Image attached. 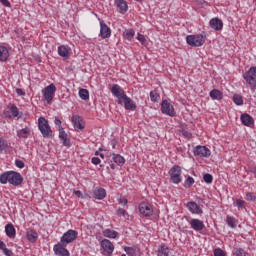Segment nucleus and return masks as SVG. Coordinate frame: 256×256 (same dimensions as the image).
I'll return each mask as SVG.
<instances>
[{"label":"nucleus","instance_id":"obj_10","mask_svg":"<svg viewBox=\"0 0 256 256\" xmlns=\"http://www.w3.org/2000/svg\"><path fill=\"white\" fill-rule=\"evenodd\" d=\"M161 111L164 113V115H169V117L175 116V108H173V105H171V103H169L167 100L162 101Z\"/></svg>","mask_w":256,"mask_h":256},{"label":"nucleus","instance_id":"obj_34","mask_svg":"<svg viewBox=\"0 0 256 256\" xmlns=\"http://www.w3.org/2000/svg\"><path fill=\"white\" fill-rule=\"evenodd\" d=\"M79 97L80 99H82L83 101H88L89 99V90L87 89H80L79 90Z\"/></svg>","mask_w":256,"mask_h":256},{"label":"nucleus","instance_id":"obj_25","mask_svg":"<svg viewBox=\"0 0 256 256\" xmlns=\"http://www.w3.org/2000/svg\"><path fill=\"white\" fill-rule=\"evenodd\" d=\"M5 233L7 237H9L10 239H15V235H16L15 226H13V224H7L5 226Z\"/></svg>","mask_w":256,"mask_h":256},{"label":"nucleus","instance_id":"obj_40","mask_svg":"<svg viewBox=\"0 0 256 256\" xmlns=\"http://www.w3.org/2000/svg\"><path fill=\"white\" fill-rule=\"evenodd\" d=\"M150 99H151V101H153V103H157V101H159V99H160V96L157 92L151 91L150 92Z\"/></svg>","mask_w":256,"mask_h":256},{"label":"nucleus","instance_id":"obj_32","mask_svg":"<svg viewBox=\"0 0 256 256\" xmlns=\"http://www.w3.org/2000/svg\"><path fill=\"white\" fill-rule=\"evenodd\" d=\"M124 251L128 256H137L138 249L137 247H124Z\"/></svg>","mask_w":256,"mask_h":256},{"label":"nucleus","instance_id":"obj_9","mask_svg":"<svg viewBox=\"0 0 256 256\" xmlns=\"http://www.w3.org/2000/svg\"><path fill=\"white\" fill-rule=\"evenodd\" d=\"M139 211L144 217H151V215H153V206L148 202H141Z\"/></svg>","mask_w":256,"mask_h":256},{"label":"nucleus","instance_id":"obj_54","mask_svg":"<svg viewBox=\"0 0 256 256\" xmlns=\"http://www.w3.org/2000/svg\"><path fill=\"white\" fill-rule=\"evenodd\" d=\"M0 3H2L4 7H11V3L9 2V0H0Z\"/></svg>","mask_w":256,"mask_h":256},{"label":"nucleus","instance_id":"obj_42","mask_svg":"<svg viewBox=\"0 0 256 256\" xmlns=\"http://www.w3.org/2000/svg\"><path fill=\"white\" fill-rule=\"evenodd\" d=\"M203 180L205 181V183L211 184L213 183V175L206 173L203 175Z\"/></svg>","mask_w":256,"mask_h":256},{"label":"nucleus","instance_id":"obj_27","mask_svg":"<svg viewBox=\"0 0 256 256\" xmlns=\"http://www.w3.org/2000/svg\"><path fill=\"white\" fill-rule=\"evenodd\" d=\"M210 97L213 101H221V99H223V92L218 89H213L210 91Z\"/></svg>","mask_w":256,"mask_h":256},{"label":"nucleus","instance_id":"obj_55","mask_svg":"<svg viewBox=\"0 0 256 256\" xmlns=\"http://www.w3.org/2000/svg\"><path fill=\"white\" fill-rule=\"evenodd\" d=\"M55 125L59 126V129H61V120L58 117H55V121H54Z\"/></svg>","mask_w":256,"mask_h":256},{"label":"nucleus","instance_id":"obj_36","mask_svg":"<svg viewBox=\"0 0 256 256\" xmlns=\"http://www.w3.org/2000/svg\"><path fill=\"white\" fill-rule=\"evenodd\" d=\"M135 37V30L129 29L124 32V38L127 39V41H131Z\"/></svg>","mask_w":256,"mask_h":256},{"label":"nucleus","instance_id":"obj_47","mask_svg":"<svg viewBox=\"0 0 256 256\" xmlns=\"http://www.w3.org/2000/svg\"><path fill=\"white\" fill-rule=\"evenodd\" d=\"M214 256H227L225 254V251H223L221 248H216L214 250Z\"/></svg>","mask_w":256,"mask_h":256},{"label":"nucleus","instance_id":"obj_45","mask_svg":"<svg viewBox=\"0 0 256 256\" xmlns=\"http://www.w3.org/2000/svg\"><path fill=\"white\" fill-rule=\"evenodd\" d=\"M3 115H4L5 119H12L11 110H10V106H9V105H8L7 108L3 111Z\"/></svg>","mask_w":256,"mask_h":256},{"label":"nucleus","instance_id":"obj_12","mask_svg":"<svg viewBox=\"0 0 256 256\" xmlns=\"http://www.w3.org/2000/svg\"><path fill=\"white\" fill-rule=\"evenodd\" d=\"M100 245L104 252H106L109 256L113 255V252L115 251V245H113V242H111L109 239H103L100 242Z\"/></svg>","mask_w":256,"mask_h":256},{"label":"nucleus","instance_id":"obj_13","mask_svg":"<svg viewBox=\"0 0 256 256\" xmlns=\"http://www.w3.org/2000/svg\"><path fill=\"white\" fill-rule=\"evenodd\" d=\"M186 208L193 215H203V209H201V206H199V204H197V202H195V201L188 202L186 204Z\"/></svg>","mask_w":256,"mask_h":256},{"label":"nucleus","instance_id":"obj_30","mask_svg":"<svg viewBox=\"0 0 256 256\" xmlns=\"http://www.w3.org/2000/svg\"><path fill=\"white\" fill-rule=\"evenodd\" d=\"M112 160L120 167H123V165H125V158L119 154L112 153Z\"/></svg>","mask_w":256,"mask_h":256},{"label":"nucleus","instance_id":"obj_17","mask_svg":"<svg viewBox=\"0 0 256 256\" xmlns=\"http://www.w3.org/2000/svg\"><path fill=\"white\" fill-rule=\"evenodd\" d=\"M59 139L62 141L64 147H67L68 149L71 147V139H69V136L65 133L63 127H60L59 129Z\"/></svg>","mask_w":256,"mask_h":256},{"label":"nucleus","instance_id":"obj_48","mask_svg":"<svg viewBox=\"0 0 256 256\" xmlns=\"http://www.w3.org/2000/svg\"><path fill=\"white\" fill-rule=\"evenodd\" d=\"M137 39L141 43V45H145V43H147V39H145V36L143 34L138 33Z\"/></svg>","mask_w":256,"mask_h":256},{"label":"nucleus","instance_id":"obj_7","mask_svg":"<svg viewBox=\"0 0 256 256\" xmlns=\"http://www.w3.org/2000/svg\"><path fill=\"white\" fill-rule=\"evenodd\" d=\"M77 235H79V233H77V231L70 229L66 233L63 234V236L60 239V243L62 245H69V243H73V241H75V239H77Z\"/></svg>","mask_w":256,"mask_h":256},{"label":"nucleus","instance_id":"obj_43","mask_svg":"<svg viewBox=\"0 0 256 256\" xmlns=\"http://www.w3.org/2000/svg\"><path fill=\"white\" fill-rule=\"evenodd\" d=\"M7 147H8L7 141L3 138H0V153H3V151H5Z\"/></svg>","mask_w":256,"mask_h":256},{"label":"nucleus","instance_id":"obj_11","mask_svg":"<svg viewBox=\"0 0 256 256\" xmlns=\"http://www.w3.org/2000/svg\"><path fill=\"white\" fill-rule=\"evenodd\" d=\"M188 223L191 226V229L196 232H201L203 229H205V223L200 219L192 218L188 221Z\"/></svg>","mask_w":256,"mask_h":256},{"label":"nucleus","instance_id":"obj_38","mask_svg":"<svg viewBox=\"0 0 256 256\" xmlns=\"http://www.w3.org/2000/svg\"><path fill=\"white\" fill-rule=\"evenodd\" d=\"M232 253L235 256H247V252L243 248H234Z\"/></svg>","mask_w":256,"mask_h":256},{"label":"nucleus","instance_id":"obj_64","mask_svg":"<svg viewBox=\"0 0 256 256\" xmlns=\"http://www.w3.org/2000/svg\"><path fill=\"white\" fill-rule=\"evenodd\" d=\"M99 157H101V159H105V155L104 154H99Z\"/></svg>","mask_w":256,"mask_h":256},{"label":"nucleus","instance_id":"obj_53","mask_svg":"<svg viewBox=\"0 0 256 256\" xmlns=\"http://www.w3.org/2000/svg\"><path fill=\"white\" fill-rule=\"evenodd\" d=\"M91 162L93 163V165H99L101 163V159L93 157Z\"/></svg>","mask_w":256,"mask_h":256},{"label":"nucleus","instance_id":"obj_50","mask_svg":"<svg viewBox=\"0 0 256 256\" xmlns=\"http://www.w3.org/2000/svg\"><path fill=\"white\" fill-rule=\"evenodd\" d=\"M246 199L247 201H255L256 200L255 194L253 192H248L246 194Z\"/></svg>","mask_w":256,"mask_h":256},{"label":"nucleus","instance_id":"obj_52","mask_svg":"<svg viewBox=\"0 0 256 256\" xmlns=\"http://www.w3.org/2000/svg\"><path fill=\"white\" fill-rule=\"evenodd\" d=\"M2 251H3L4 255H6V256H13V251L9 250V248H7V247L5 249H3Z\"/></svg>","mask_w":256,"mask_h":256},{"label":"nucleus","instance_id":"obj_18","mask_svg":"<svg viewBox=\"0 0 256 256\" xmlns=\"http://www.w3.org/2000/svg\"><path fill=\"white\" fill-rule=\"evenodd\" d=\"M209 25L214 31H221L223 29V21L219 18H212Z\"/></svg>","mask_w":256,"mask_h":256},{"label":"nucleus","instance_id":"obj_63","mask_svg":"<svg viewBox=\"0 0 256 256\" xmlns=\"http://www.w3.org/2000/svg\"><path fill=\"white\" fill-rule=\"evenodd\" d=\"M110 168H111L113 171H115V164L111 163V164H110Z\"/></svg>","mask_w":256,"mask_h":256},{"label":"nucleus","instance_id":"obj_59","mask_svg":"<svg viewBox=\"0 0 256 256\" xmlns=\"http://www.w3.org/2000/svg\"><path fill=\"white\" fill-rule=\"evenodd\" d=\"M117 103H118V105H123V103H124V100H123V98H120V97H117Z\"/></svg>","mask_w":256,"mask_h":256},{"label":"nucleus","instance_id":"obj_4","mask_svg":"<svg viewBox=\"0 0 256 256\" xmlns=\"http://www.w3.org/2000/svg\"><path fill=\"white\" fill-rule=\"evenodd\" d=\"M205 39V32L202 34L188 35L186 37V43H188L190 47H202V45H205Z\"/></svg>","mask_w":256,"mask_h":256},{"label":"nucleus","instance_id":"obj_58","mask_svg":"<svg viewBox=\"0 0 256 256\" xmlns=\"http://www.w3.org/2000/svg\"><path fill=\"white\" fill-rule=\"evenodd\" d=\"M16 93H17V95H25V92H23V90L21 88H17Z\"/></svg>","mask_w":256,"mask_h":256},{"label":"nucleus","instance_id":"obj_56","mask_svg":"<svg viewBox=\"0 0 256 256\" xmlns=\"http://www.w3.org/2000/svg\"><path fill=\"white\" fill-rule=\"evenodd\" d=\"M6 247L7 245H5V242L0 240V250L3 251Z\"/></svg>","mask_w":256,"mask_h":256},{"label":"nucleus","instance_id":"obj_22","mask_svg":"<svg viewBox=\"0 0 256 256\" xmlns=\"http://www.w3.org/2000/svg\"><path fill=\"white\" fill-rule=\"evenodd\" d=\"M115 5L119 13H122V15H125V13H127L128 6L125 0H115Z\"/></svg>","mask_w":256,"mask_h":256},{"label":"nucleus","instance_id":"obj_26","mask_svg":"<svg viewBox=\"0 0 256 256\" xmlns=\"http://www.w3.org/2000/svg\"><path fill=\"white\" fill-rule=\"evenodd\" d=\"M9 59V49L5 46H0V62L5 63Z\"/></svg>","mask_w":256,"mask_h":256},{"label":"nucleus","instance_id":"obj_8","mask_svg":"<svg viewBox=\"0 0 256 256\" xmlns=\"http://www.w3.org/2000/svg\"><path fill=\"white\" fill-rule=\"evenodd\" d=\"M193 153L196 157H211V150L207 146L198 145L194 148Z\"/></svg>","mask_w":256,"mask_h":256},{"label":"nucleus","instance_id":"obj_6","mask_svg":"<svg viewBox=\"0 0 256 256\" xmlns=\"http://www.w3.org/2000/svg\"><path fill=\"white\" fill-rule=\"evenodd\" d=\"M168 173L170 175L171 183H174L175 185H179V183H181V167L177 165L173 166Z\"/></svg>","mask_w":256,"mask_h":256},{"label":"nucleus","instance_id":"obj_44","mask_svg":"<svg viewBox=\"0 0 256 256\" xmlns=\"http://www.w3.org/2000/svg\"><path fill=\"white\" fill-rule=\"evenodd\" d=\"M235 207H238V209H245V201L237 199L235 202Z\"/></svg>","mask_w":256,"mask_h":256},{"label":"nucleus","instance_id":"obj_41","mask_svg":"<svg viewBox=\"0 0 256 256\" xmlns=\"http://www.w3.org/2000/svg\"><path fill=\"white\" fill-rule=\"evenodd\" d=\"M195 183V179L193 177L188 176V178L185 180L184 187H192Z\"/></svg>","mask_w":256,"mask_h":256},{"label":"nucleus","instance_id":"obj_46","mask_svg":"<svg viewBox=\"0 0 256 256\" xmlns=\"http://www.w3.org/2000/svg\"><path fill=\"white\" fill-rule=\"evenodd\" d=\"M118 203H119L120 205H124V207H126V209L129 208V205H127V203H129V201H128L127 198H125V197L120 198V199L118 200Z\"/></svg>","mask_w":256,"mask_h":256},{"label":"nucleus","instance_id":"obj_61","mask_svg":"<svg viewBox=\"0 0 256 256\" xmlns=\"http://www.w3.org/2000/svg\"><path fill=\"white\" fill-rule=\"evenodd\" d=\"M184 137H191V133L184 131L183 132Z\"/></svg>","mask_w":256,"mask_h":256},{"label":"nucleus","instance_id":"obj_21","mask_svg":"<svg viewBox=\"0 0 256 256\" xmlns=\"http://www.w3.org/2000/svg\"><path fill=\"white\" fill-rule=\"evenodd\" d=\"M93 197L101 201L107 197V191L104 188H96L93 191Z\"/></svg>","mask_w":256,"mask_h":256},{"label":"nucleus","instance_id":"obj_19","mask_svg":"<svg viewBox=\"0 0 256 256\" xmlns=\"http://www.w3.org/2000/svg\"><path fill=\"white\" fill-rule=\"evenodd\" d=\"M124 107L127 111H135L137 109V104L131 98L126 96L124 99Z\"/></svg>","mask_w":256,"mask_h":256},{"label":"nucleus","instance_id":"obj_39","mask_svg":"<svg viewBox=\"0 0 256 256\" xmlns=\"http://www.w3.org/2000/svg\"><path fill=\"white\" fill-rule=\"evenodd\" d=\"M233 101H234L235 105H243V96H241L239 94H235L233 96Z\"/></svg>","mask_w":256,"mask_h":256},{"label":"nucleus","instance_id":"obj_49","mask_svg":"<svg viewBox=\"0 0 256 256\" xmlns=\"http://www.w3.org/2000/svg\"><path fill=\"white\" fill-rule=\"evenodd\" d=\"M116 215H118V217H125L127 215V211H125L123 208H119L116 212Z\"/></svg>","mask_w":256,"mask_h":256},{"label":"nucleus","instance_id":"obj_16","mask_svg":"<svg viewBox=\"0 0 256 256\" xmlns=\"http://www.w3.org/2000/svg\"><path fill=\"white\" fill-rule=\"evenodd\" d=\"M67 245H63L61 243H58L56 245H54V253L57 256H70L69 254V250H67L65 247Z\"/></svg>","mask_w":256,"mask_h":256},{"label":"nucleus","instance_id":"obj_2","mask_svg":"<svg viewBox=\"0 0 256 256\" xmlns=\"http://www.w3.org/2000/svg\"><path fill=\"white\" fill-rule=\"evenodd\" d=\"M38 129L44 139H53V130L49 126V121L47 119L40 117L38 119Z\"/></svg>","mask_w":256,"mask_h":256},{"label":"nucleus","instance_id":"obj_29","mask_svg":"<svg viewBox=\"0 0 256 256\" xmlns=\"http://www.w3.org/2000/svg\"><path fill=\"white\" fill-rule=\"evenodd\" d=\"M26 237L30 243H35L39 239V234L35 230H30L27 232Z\"/></svg>","mask_w":256,"mask_h":256},{"label":"nucleus","instance_id":"obj_14","mask_svg":"<svg viewBox=\"0 0 256 256\" xmlns=\"http://www.w3.org/2000/svg\"><path fill=\"white\" fill-rule=\"evenodd\" d=\"M100 37L102 39H109L111 37V28L103 20H100Z\"/></svg>","mask_w":256,"mask_h":256},{"label":"nucleus","instance_id":"obj_15","mask_svg":"<svg viewBox=\"0 0 256 256\" xmlns=\"http://www.w3.org/2000/svg\"><path fill=\"white\" fill-rule=\"evenodd\" d=\"M111 93L114 97H120V99H124L127 94L125 93V90L119 86V84H114L111 88Z\"/></svg>","mask_w":256,"mask_h":256},{"label":"nucleus","instance_id":"obj_23","mask_svg":"<svg viewBox=\"0 0 256 256\" xmlns=\"http://www.w3.org/2000/svg\"><path fill=\"white\" fill-rule=\"evenodd\" d=\"M58 55L60 57H69L71 55V48L66 45H61L58 47Z\"/></svg>","mask_w":256,"mask_h":256},{"label":"nucleus","instance_id":"obj_24","mask_svg":"<svg viewBox=\"0 0 256 256\" xmlns=\"http://www.w3.org/2000/svg\"><path fill=\"white\" fill-rule=\"evenodd\" d=\"M240 119L242 125H245L246 127H251V125L254 123L253 117H251L249 114H242Z\"/></svg>","mask_w":256,"mask_h":256},{"label":"nucleus","instance_id":"obj_51","mask_svg":"<svg viewBox=\"0 0 256 256\" xmlns=\"http://www.w3.org/2000/svg\"><path fill=\"white\" fill-rule=\"evenodd\" d=\"M15 165L18 169H23L25 167V162L22 160H15Z\"/></svg>","mask_w":256,"mask_h":256},{"label":"nucleus","instance_id":"obj_60","mask_svg":"<svg viewBox=\"0 0 256 256\" xmlns=\"http://www.w3.org/2000/svg\"><path fill=\"white\" fill-rule=\"evenodd\" d=\"M116 145H117V141L116 140H112L111 141L112 149H115Z\"/></svg>","mask_w":256,"mask_h":256},{"label":"nucleus","instance_id":"obj_37","mask_svg":"<svg viewBox=\"0 0 256 256\" xmlns=\"http://www.w3.org/2000/svg\"><path fill=\"white\" fill-rule=\"evenodd\" d=\"M226 223L228 227H231L232 229H235V227H237V221L231 216H227Z\"/></svg>","mask_w":256,"mask_h":256},{"label":"nucleus","instance_id":"obj_35","mask_svg":"<svg viewBox=\"0 0 256 256\" xmlns=\"http://www.w3.org/2000/svg\"><path fill=\"white\" fill-rule=\"evenodd\" d=\"M158 256H169V247L162 245L158 250Z\"/></svg>","mask_w":256,"mask_h":256},{"label":"nucleus","instance_id":"obj_3","mask_svg":"<svg viewBox=\"0 0 256 256\" xmlns=\"http://www.w3.org/2000/svg\"><path fill=\"white\" fill-rule=\"evenodd\" d=\"M243 79L246 81L251 91H256V67H250L249 70L243 74Z\"/></svg>","mask_w":256,"mask_h":256},{"label":"nucleus","instance_id":"obj_33","mask_svg":"<svg viewBox=\"0 0 256 256\" xmlns=\"http://www.w3.org/2000/svg\"><path fill=\"white\" fill-rule=\"evenodd\" d=\"M10 107V115L12 116V119L15 117H19V108L15 106V104H9Z\"/></svg>","mask_w":256,"mask_h":256},{"label":"nucleus","instance_id":"obj_57","mask_svg":"<svg viewBox=\"0 0 256 256\" xmlns=\"http://www.w3.org/2000/svg\"><path fill=\"white\" fill-rule=\"evenodd\" d=\"M74 195H77L78 197H83V193L79 190H74Z\"/></svg>","mask_w":256,"mask_h":256},{"label":"nucleus","instance_id":"obj_1","mask_svg":"<svg viewBox=\"0 0 256 256\" xmlns=\"http://www.w3.org/2000/svg\"><path fill=\"white\" fill-rule=\"evenodd\" d=\"M0 183L2 185H14V187H19L23 183V176L19 172L7 171L0 175Z\"/></svg>","mask_w":256,"mask_h":256},{"label":"nucleus","instance_id":"obj_5","mask_svg":"<svg viewBox=\"0 0 256 256\" xmlns=\"http://www.w3.org/2000/svg\"><path fill=\"white\" fill-rule=\"evenodd\" d=\"M55 91H57V87L53 83L46 86L42 90V100L45 103H47V105H51V103H53V97H55Z\"/></svg>","mask_w":256,"mask_h":256},{"label":"nucleus","instance_id":"obj_28","mask_svg":"<svg viewBox=\"0 0 256 256\" xmlns=\"http://www.w3.org/2000/svg\"><path fill=\"white\" fill-rule=\"evenodd\" d=\"M103 235L108 239H117V237H119V232L111 229H105L103 231Z\"/></svg>","mask_w":256,"mask_h":256},{"label":"nucleus","instance_id":"obj_20","mask_svg":"<svg viewBox=\"0 0 256 256\" xmlns=\"http://www.w3.org/2000/svg\"><path fill=\"white\" fill-rule=\"evenodd\" d=\"M72 123L74 128L77 130L85 129V125H83V118L79 115L72 116Z\"/></svg>","mask_w":256,"mask_h":256},{"label":"nucleus","instance_id":"obj_31","mask_svg":"<svg viewBox=\"0 0 256 256\" xmlns=\"http://www.w3.org/2000/svg\"><path fill=\"white\" fill-rule=\"evenodd\" d=\"M29 135H31V130L27 127L17 131V137L20 139H27Z\"/></svg>","mask_w":256,"mask_h":256},{"label":"nucleus","instance_id":"obj_62","mask_svg":"<svg viewBox=\"0 0 256 256\" xmlns=\"http://www.w3.org/2000/svg\"><path fill=\"white\" fill-rule=\"evenodd\" d=\"M250 171H251V173H253V175H255V177H256V167L252 168Z\"/></svg>","mask_w":256,"mask_h":256}]
</instances>
